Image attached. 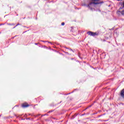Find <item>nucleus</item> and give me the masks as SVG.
Instances as JSON below:
<instances>
[{
  "instance_id": "f257e3e1",
  "label": "nucleus",
  "mask_w": 124,
  "mask_h": 124,
  "mask_svg": "<svg viewBox=\"0 0 124 124\" xmlns=\"http://www.w3.org/2000/svg\"><path fill=\"white\" fill-rule=\"evenodd\" d=\"M100 3L101 2H99V0H92V1L88 5L83 3L82 6H86L90 10L93 11V10H95V8L96 7L97 4H100Z\"/></svg>"
},
{
  "instance_id": "f8f14e48",
  "label": "nucleus",
  "mask_w": 124,
  "mask_h": 124,
  "mask_svg": "<svg viewBox=\"0 0 124 124\" xmlns=\"http://www.w3.org/2000/svg\"><path fill=\"white\" fill-rule=\"evenodd\" d=\"M29 116H31V117H32L33 115H31V114H29Z\"/></svg>"
},
{
  "instance_id": "423d86ee",
  "label": "nucleus",
  "mask_w": 124,
  "mask_h": 124,
  "mask_svg": "<svg viewBox=\"0 0 124 124\" xmlns=\"http://www.w3.org/2000/svg\"><path fill=\"white\" fill-rule=\"evenodd\" d=\"M20 24L18 23L15 27H14L13 28V29H15V28H16V27L18 26H19Z\"/></svg>"
},
{
  "instance_id": "a211bd4d",
  "label": "nucleus",
  "mask_w": 124,
  "mask_h": 124,
  "mask_svg": "<svg viewBox=\"0 0 124 124\" xmlns=\"http://www.w3.org/2000/svg\"><path fill=\"white\" fill-rule=\"evenodd\" d=\"M70 51H72V49H70Z\"/></svg>"
},
{
  "instance_id": "9d476101",
  "label": "nucleus",
  "mask_w": 124,
  "mask_h": 124,
  "mask_svg": "<svg viewBox=\"0 0 124 124\" xmlns=\"http://www.w3.org/2000/svg\"><path fill=\"white\" fill-rule=\"evenodd\" d=\"M52 112H53V110L48 111V113H52Z\"/></svg>"
},
{
  "instance_id": "2eb2a0df",
  "label": "nucleus",
  "mask_w": 124,
  "mask_h": 124,
  "mask_svg": "<svg viewBox=\"0 0 124 124\" xmlns=\"http://www.w3.org/2000/svg\"><path fill=\"white\" fill-rule=\"evenodd\" d=\"M48 43H50V44H52V43L50 42H47Z\"/></svg>"
},
{
  "instance_id": "7ed1b4c3",
  "label": "nucleus",
  "mask_w": 124,
  "mask_h": 124,
  "mask_svg": "<svg viewBox=\"0 0 124 124\" xmlns=\"http://www.w3.org/2000/svg\"><path fill=\"white\" fill-rule=\"evenodd\" d=\"M120 13L121 14V15H122L123 16H124V10H122V11H118L117 12V14L118 15H120Z\"/></svg>"
},
{
  "instance_id": "f3484780",
  "label": "nucleus",
  "mask_w": 124,
  "mask_h": 124,
  "mask_svg": "<svg viewBox=\"0 0 124 124\" xmlns=\"http://www.w3.org/2000/svg\"><path fill=\"white\" fill-rule=\"evenodd\" d=\"M21 120H25V119H21Z\"/></svg>"
},
{
  "instance_id": "6e6552de",
  "label": "nucleus",
  "mask_w": 124,
  "mask_h": 124,
  "mask_svg": "<svg viewBox=\"0 0 124 124\" xmlns=\"http://www.w3.org/2000/svg\"><path fill=\"white\" fill-rule=\"evenodd\" d=\"M121 5L124 7V1L123 2L122 4H121Z\"/></svg>"
},
{
  "instance_id": "1a4fd4ad",
  "label": "nucleus",
  "mask_w": 124,
  "mask_h": 124,
  "mask_svg": "<svg viewBox=\"0 0 124 124\" xmlns=\"http://www.w3.org/2000/svg\"><path fill=\"white\" fill-rule=\"evenodd\" d=\"M62 26H64V22H62L61 24Z\"/></svg>"
},
{
  "instance_id": "0eeeda50",
  "label": "nucleus",
  "mask_w": 124,
  "mask_h": 124,
  "mask_svg": "<svg viewBox=\"0 0 124 124\" xmlns=\"http://www.w3.org/2000/svg\"><path fill=\"white\" fill-rule=\"evenodd\" d=\"M7 25H8L9 26H12L13 25H14V24L8 23Z\"/></svg>"
},
{
  "instance_id": "aec40b11",
  "label": "nucleus",
  "mask_w": 124,
  "mask_h": 124,
  "mask_svg": "<svg viewBox=\"0 0 124 124\" xmlns=\"http://www.w3.org/2000/svg\"><path fill=\"white\" fill-rule=\"evenodd\" d=\"M1 33L0 32V34H1Z\"/></svg>"
},
{
  "instance_id": "39448f33",
  "label": "nucleus",
  "mask_w": 124,
  "mask_h": 124,
  "mask_svg": "<svg viewBox=\"0 0 124 124\" xmlns=\"http://www.w3.org/2000/svg\"><path fill=\"white\" fill-rule=\"evenodd\" d=\"M120 95H121V96L122 97H123V98H124V89H123L121 92V93H120Z\"/></svg>"
},
{
  "instance_id": "dca6fc26",
  "label": "nucleus",
  "mask_w": 124,
  "mask_h": 124,
  "mask_svg": "<svg viewBox=\"0 0 124 124\" xmlns=\"http://www.w3.org/2000/svg\"><path fill=\"white\" fill-rule=\"evenodd\" d=\"M35 45H37V43H35Z\"/></svg>"
},
{
  "instance_id": "9b49d317",
  "label": "nucleus",
  "mask_w": 124,
  "mask_h": 124,
  "mask_svg": "<svg viewBox=\"0 0 124 124\" xmlns=\"http://www.w3.org/2000/svg\"><path fill=\"white\" fill-rule=\"evenodd\" d=\"M42 42H48V41H41Z\"/></svg>"
},
{
  "instance_id": "20e7f679",
  "label": "nucleus",
  "mask_w": 124,
  "mask_h": 124,
  "mask_svg": "<svg viewBox=\"0 0 124 124\" xmlns=\"http://www.w3.org/2000/svg\"><path fill=\"white\" fill-rule=\"evenodd\" d=\"M30 106L29 104H27V103H24L22 105V107L23 108H27V107H29Z\"/></svg>"
},
{
  "instance_id": "ddd939ff",
  "label": "nucleus",
  "mask_w": 124,
  "mask_h": 124,
  "mask_svg": "<svg viewBox=\"0 0 124 124\" xmlns=\"http://www.w3.org/2000/svg\"><path fill=\"white\" fill-rule=\"evenodd\" d=\"M26 120H31V118H26Z\"/></svg>"
},
{
  "instance_id": "4468645a",
  "label": "nucleus",
  "mask_w": 124,
  "mask_h": 124,
  "mask_svg": "<svg viewBox=\"0 0 124 124\" xmlns=\"http://www.w3.org/2000/svg\"><path fill=\"white\" fill-rule=\"evenodd\" d=\"M28 116V115H27V114H25V115H24V117H27Z\"/></svg>"
},
{
  "instance_id": "6ab92c4d",
  "label": "nucleus",
  "mask_w": 124,
  "mask_h": 124,
  "mask_svg": "<svg viewBox=\"0 0 124 124\" xmlns=\"http://www.w3.org/2000/svg\"><path fill=\"white\" fill-rule=\"evenodd\" d=\"M66 49H68V48H67V47H66Z\"/></svg>"
},
{
  "instance_id": "f03ea898",
  "label": "nucleus",
  "mask_w": 124,
  "mask_h": 124,
  "mask_svg": "<svg viewBox=\"0 0 124 124\" xmlns=\"http://www.w3.org/2000/svg\"><path fill=\"white\" fill-rule=\"evenodd\" d=\"M87 34L90 35L91 36H95L96 35H98V34L96 32H93L91 31L87 32Z\"/></svg>"
}]
</instances>
